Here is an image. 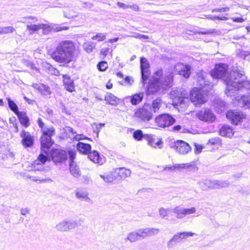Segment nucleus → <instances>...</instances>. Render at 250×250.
<instances>
[{"mask_svg": "<svg viewBox=\"0 0 250 250\" xmlns=\"http://www.w3.org/2000/svg\"><path fill=\"white\" fill-rule=\"evenodd\" d=\"M228 66L224 63L216 64L210 72L214 79H222L226 85L225 93L228 96H232L237 92H244L250 90V81L246 80L247 77L243 71H228Z\"/></svg>", "mask_w": 250, "mask_h": 250, "instance_id": "1", "label": "nucleus"}, {"mask_svg": "<svg viewBox=\"0 0 250 250\" xmlns=\"http://www.w3.org/2000/svg\"><path fill=\"white\" fill-rule=\"evenodd\" d=\"M78 51L75 43L70 40L60 42L51 54V57L59 63L68 64L76 61Z\"/></svg>", "mask_w": 250, "mask_h": 250, "instance_id": "2", "label": "nucleus"}, {"mask_svg": "<svg viewBox=\"0 0 250 250\" xmlns=\"http://www.w3.org/2000/svg\"><path fill=\"white\" fill-rule=\"evenodd\" d=\"M173 75L171 71L168 70L163 73L162 69L157 70L152 79L148 82L147 88V94H154L161 90H164L172 86Z\"/></svg>", "mask_w": 250, "mask_h": 250, "instance_id": "3", "label": "nucleus"}, {"mask_svg": "<svg viewBox=\"0 0 250 250\" xmlns=\"http://www.w3.org/2000/svg\"><path fill=\"white\" fill-rule=\"evenodd\" d=\"M197 83L200 87H194L190 93V99L192 103L195 105H200L205 103L206 101V97L203 93L205 88L207 85L209 86V88H211V86L209 85V82L206 80L207 73L203 71H201L197 73Z\"/></svg>", "mask_w": 250, "mask_h": 250, "instance_id": "4", "label": "nucleus"}, {"mask_svg": "<svg viewBox=\"0 0 250 250\" xmlns=\"http://www.w3.org/2000/svg\"><path fill=\"white\" fill-rule=\"evenodd\" d=\"M42 135L41 137V144L42 151L46 155L40 154L38 160L34 162V165L44 164L47 161L49 150L53 144L51 137L55 135V130L53 127H44L42 130Z\"/></svg>", "mask_w": 250, "mask_h": 250, "instance_id": "5", "label": "nucleus"}, {"mask_svg": "<svg viewBox=\"0 0 250 250\" xmlns=\"http://www.w3.org/2000/svg\"><path fill=\"white\" fill-rule=\"evenodd\" d=\"M159 232L158 229L145 228L131 231L127 234L125 241H129L131 243L136 242L141 239L151 236L157 234Z\"/></svg>", "mask_w": 250, "mask_h": 250, "instance_id": "6", "label": "nucleus"}, {"mask_svg": "<svg viewBox=\"0 0 250 250\" xmlns=\"http://www.w3.org/2000/svg\"><path fill=\"white\" fill-rule=\"evenodd\" d=\"M172 212L178 219H183L186 216L191 214H195L194 216L196 217L199 216V214L197 212L196 209L194 207L185 208L181 206H177L172 209Z\"/></svg>", "mask_w": 250, "mask_h": 250, "instance_id": "7", "label": "nucleus"}, {"mask_svg": "<svg viewBox=\"0 0 250 250\" xmlns=\"http://www.w3.org/2000/svg\"><path fill=\"white\" fill-rule=\"evenodd\" d=\"M155 122L160 127L165 128L172 125L175 122V119L169 114H163L155 118Z\"/></svg>", "mask_w": 250, "mask_h": 250, "instance_id": "8", "label": "nucleus"}, {"mask_svg": "<svg viewBox=\"0 0 250 250\" xmlns=\"http://www.w3.org/2000/svg\"><path fill=\"white\" fill-rule=\"evenodd\" d=\"M78 226V223L76 220L65 219L57 224L55 229L59 231L66 232L74 229Z\"/></svg>", "mask_w": 250, "mask_h": 250, "instance_id": "9", "label": "nucleus"}, {"mask_svg": "<svg viewBox=\"0 0 250 250\" xmlns=\"http://www.w3.org/2000/svg\"><path fill=\"white\" fill-rule=\"evenodd\" d=\"M170 98L173 100L175 104H182L185 100H188V97H186V94L184 91L177 88H173L171 91Z\"/></svg>", "mask_w": 250, "mask_h": 250, "instance_id": "10", "label": "nucleus"}, {"mask_svg": "<svg viewBox=\"0 0 250 250\" xmlns=\"http://www.w3.org/2000/svg\"><path fill=\"white\" fill-rule=\"evenodd\" d=\"M171 147L180 154L185 155L191 150L189 144L182 140H177L171 144Z\"/></svg>", "mask_w": 250, "mask_h": 250, "instance_id": "11", "label": "nucleus"}, {"mask_svg": "<svg viewBox=\"0 0 250 250\" xmlns=\"http://www.w3.org/2000/svg\"><path fill=\"white\" fill-rule=\"evenodd\" d=\"M23 21L21 20L19 22L27 23V30L29 31L30 34H32L40 29V23L35 24L38 21L37 18L28 17L23 18Z\"/></svg>", "mask_w": 250, "mask_h": 250, "instance_id": "12", "label": "nucleus"}, {"mask_svg": "<svg viewBox=\"0 0 250 250\" xmlns=\"http://www.w3.org/2000/svg\"><path fill=\"white\" fill-rule=\"evenodd\" d=\"M226 117L231 124L237 125L245 118V115L239 111L230 110L226 113Z\"/></svg>", "mask_w": 250, "mask_h": 250, "instance_id": "13", "label": "nucleus"}, {"mask_svg": "<svg viewBox=\"0 0 250 250\" xmlns=\"http://www.w3.org/2000/svg\"><path fill=\"white\" fill-rule=\"evenodd\" d=\"M140 67L142 76V83L143 85L146 83L148 79L149 73V64L147 59L145 58H141L140 59Z\"/></svg>", "mask_w": 250, "mask_h": 250, "instance_id": "14", "label": "nucleus"}, {"mask_svg": "<svg viewBox=\"0 0 250 250\" xmlns=\"http://www.w3.org/2000/svg\"><path fill=\"white\" fill-rule=\"evenodd\" d=\"M134 116L143 122H147L152 118V114L146 106H144L135 112Z\"/></svg>", "mask_w": 250, "mask_h": 250, "instance_id": "15", "label": "nucleus"}, {"mask_svg": "<svg viewBox=\"0 0 250 250\" xmlns=\"http://www.w3.org/2000/svg\"><path fill=\"white\" fill-rule=\"evenodd\" d=\"M52 159L54 162L62 163L67 158V153L63 150L55 149H53L51 153Z\"/></svg>", "mask_w": 250, "mask_h": 250, "instance_id": "16", "label": "nucleus"}, {"mask_svg": "<svg viewBox=\"0 0 250 250\" xmlns=\"http://www.w3.org/2000/svg\"><path fill=\"white\" fill-rule=\"evenodd\" d=\"M198 118L203 121L212 122L215 120V116L208 109H204L197 113Z\"/></svg>", "mask_w": 250, "mask_h": 250, "instance_id": "17", "label": "nucleus"}, {"mask_svg": "<svg viewBox=\"0 0 250 250\" xmlns=\"http://www.w3.org/2000/svg\"><path fill=\"white\" fill-rule=\"evenodd\" d=\"M144 97V92H140L132 96L125 97L123 99V102L125 104L126 103H131L132 105H137L142 101Z\"/></svg>", "mask_w": 250, "mask_h": 250, "instance_id": "18", "label": "nucleus"}, {"mask_svg": "<svg viewBox=\"0 0 250 250\" xmlns=\"http://www.w3.org/2000/svg\"><path fill=\"white\" fill-rule=\"evenodd\" d=\"M20 136L22 138L21 144L24 147H29L33 145L34 138L29 132L22 130L20 133Z\"/></svg>", "mask_w": 250, "mask_h": 250, "instance_id": "19", "label": "nucleus"}, {"mask_svg": "<svg viewBox=\"0 0 250 250\" xmlns=\"http://www.w3.org/2000/svg\"><path fill=\"white\" fill-rule=\"evenodd\" d=\"M174 70L175 72L186 78H188L190 74V67L181 63H177L175 66Z\"/></svg>", "mask_w": 250, "mask_h": 250, "instance_id": "20", "label": "nucleus"}, {"mask_svg": "<svg viewBox=\"0 0 250 250\" xmlns=\"http://www.w3.org/2000/svg\"><path fill=\"white\" fill-rule=\"evenodd\" d=\"M237 101V105L245 108H250V93L244 95L240 98L239 96L236 97Z\"/></svg>", "mask_w": 250, "mask_h": 250, "instance_id": "21", "label": "nucleus"}, {"mask_svg": "<svg viewBox=\"0 0 250 250\" xmlns=\"http://www.w3.org/2000/svg\"><path fill=\"white\" fill-rule=\"evenodd\" d=\"M63 82L64 87L67 91L70 92L75 91V86L74 81L71 79L70 77L68 75H63Z\"/></svg>", "mask_w": 250, "mask_h": 250, "instance_id": "22", "label": "nucleus"}, {"mask_svg": "<svg viewBox=\"0 0 250 250\" xmlns=\"http://www.w3.org/2000/svg\"><path fill=\"white\" fill-rule=\"evenodd\" d=\"M117 179H125L130 176L131 171L125 167H120L114 169Z\"/></svg>", "mask_w": 250, "mask_h": 250, "instance_id": "23", "label": "nucleus"}, {"mask_svg": "<svg viewBox=\"0 0 250 250\" xmlns=\"http://www.w3.org/2000/svg\"><path fill=\"white\" fill-rule=\"evenodd\" d=\"M32 86L43 95L48 96L51 93L50 87L44 84L33 83Z\"/></svg>", "mask_w": 250, "mask_h": 250, "instance_id": "24", "label": "nucleus"}, {"mask_svg": "<svg viewBox=\"0 0 250 250\" xmlns=\"http://www.w3.org/2000/svg\"><path fill=\"white\" fill-rule=\"evenodd\" d=\"M220 135L222 136L231 137L234 134L233 128L228 125L223 126L219 130Z\"/></svg>", "mask_w": 250, "mask_h": 250, "instance_id": "25", "label": "nucleus"}, {"mask_svg": "<svg viewBox=\"0 0 250 250\" xmlns=\"http://www.w3.org/2000/svg\"><path fill=\"white\" fill-rule=\"evenodd\" d=\"M75 195L77 198L83 200L85 201L90 202L91 199L88 196V193L87 191L83 189H77L75 191Z\"/></svg>", "mask_w": 250, "mask_h": 250, "instance_id": "26", "label": "nucleus"}, {"mask_svg": "<svg viewBox=\"0 0 250 250\" xmlns=\"http://www.w3.org/2000/svg\"><path fill=\"white\" fill-rule=\"evenodd\" d=\"M100 176L106 183H112L117 179L114 170L108 173L100 175Z\"/></svg>", "mask_w": 250, "mask_h": 250, "instance_id": "27", "label": "nucleus"}, {"mask_svg": "<svg viewBox=\"0 0 250 250\" xmlns=\"http://www.w3.org/2000/svg\"><path fill=\"white\" fill-rule=\"evenodd\" d=\"M69 170L71 175L75 178H79L81 175V172L79 167L74 162L69 164Z\"/></svg>", "mask_w": 250, "mask_h": 250, "instance_id": "28", "label": "nucleus"}, {"mask_svg": "<svg viewBox=\"0 0 250 250\" xmlns=\"http://www.w3.org/2000/svg\"><path fill=\"white\" fill-rule=\"evenodd\" d=\"M77 149L83 154H88L90 152L91 147L89 144L79 142L77 144Z\"/></svg>", "mask_w": 250, "mask_h": 250, "instance_id": "29", "label": "nucleus"}, {"mask_svg": "<svg viewBox=\"0 0 250 250\" xmlns=\"http://www.w3.org/2000/svg\"><path fill=\"white\" fill-rule=\"evenodd\" d=\"M16 115H17L21 124L24 127H27L29 125V118L26 116L25 112L20 111Z\"/></svg>", "mask_w": 250, "mask_h": 250, "instance_id": "30", "label": "nucleus"}, {"mask_svg": "<svg viewBox=\"0 0 250 250\" xmlns=\"http://www.w3.org/2000/svg\"><path fill=\"white\" fill-rule=\"evenodd\" d=\"M104 100L108 104L112 105H116L119 102V99L110 93L106 94Z\"/></svg>", "mask_w": 250, "mask_h": 250, "instance_id": "31", "label": "nucleus"}, {"mask_svg": "<svg viewBox=\"0 0 250 250\" xmlns=\"http://www.w3.org/2000/svg\"><path fill=\"white\" fill-rule=\"evenodd\" d=\"M229 184L230 183L228 180H213L214 189L228 187L229 186Z\"/></svg>", "mask_w": 250, "mask_h": 250, "instance_id": "32", "label": "nucleus"}, {"mask_svg": "<svg viewBox=\"0 0 250 250\" xmlns=\"http://www.w3.org/2000/svg\"><path fill=\"white\" fill-rule=\"evenodd\" d=\"M225 103L221 99H218L214 104V106L218 112H221L225 109Z\"/></svg>", "mask_w": 250, "mask_h": 250, "instance_id": "33", "label": "nucleus"}, {"mask_svg": "<svg viewBox=\"0 0 250 250\" xmlns=\"http://www.w3.org/2000/svg\"><path fill=\"white\" fill-rule=\"evenodd\" d=\"M180 242L179 237L177 233H176L173 237L167 242V246L168 249H172L177 243Z\"/></svg>", "mask_w": 250, "mask_h": 250, "instance_id": "34", "label": "nucleus"}, {"mask_svg": "<svg viewBox=\"0 0 250 250\" xmlns=\"http://www.w3.org/2000/svg\"><path fill=\"white\" fill-rule=\"evenodd\" d=\"M198 184L203 190H206L207 188L214 189L213 180H205L203 182L198 183Z\"/></svg>", "mask_w": 250, "mask_h": 250, "instance_id": "35", "label": "nucleus"}, {"mask_svg": "<svg viewBox=\"0 0 250 250\" xmlns=\"http://www.w3.org/2000/svg\"><path fill=\"white\" fill-rule=\"evenodd\" d=\"M89 153L88 157L90 160L95 163L102 164L99 154L97 151H93L91 152H89Z\"/></svg>", "mask_w": 250, "mask_h": 250, "instance_id": "36", "label": "nucleus"}, {"mask_svg": "<svg viewBox=\"0 0 250 250\" xmlns=\"http://www.w3.org/2000/svg\"><path fill=\"white\" fill-rule=\"evenodd\" d=\"M28 177L31 178L32 181L38 183H51L52 182V180L49 177L44 179H42L38 176H29Z\"/></svg>", "mask_w": 250, "mask_h": 250, "instance_id": "37", "label": "nucleus"}, {"mask_svg": "<svg viewBox=\"0 0 250 250\" xmlns=\"http://www.w3.org/2000/svg\"><path fill=\"white\" fill-rule=\"evenodd\" d=\"M96 43L94 42H87L85 43H84L83 45V47L84 50L87 52V53H90L91 52L93 49L95 47Z\"/></svg>", "mask_w": 250, "mask_h": 250, "instance_id": "38", "label": "nucleus"}, {"mask_svg": "<svg viewBox=\"0 0 250 250\" xmlns=\"http://www.w3.org/2000/svg\"><path fill=\"white\" fill-rule=\"evenodd\" d=\"M171 211V209L170 208H161L159 209V214L162 218H166L167 220V219L166 218V217L168 216Z\"/></svg>", "mask_w": 250, "mask_h": 250, "instance_id": "39", "label": "nucleus"}, {"mask_svg": "<svg viewBox=\"0 0 250 250\" xmlns=\"http://www.w3.org/2000/svg\"><path fill=\"white\" fill-rule=\"evenodd\" d=\"M64 132L67 137L69 138L71 140L74 139L76 132H75L71 127L66 126L64 128Z\"/></svg>", "mask_w": 250, "mask_h": 250, "instance_id": "40", "label": "nucleus"}, {"mask_svg": "<svg viewBox=\"0 0 250 250\" xmlns=\"http://www.w3.org/2000/svg\"><path fill=\"white\" fill-rule=\"evenodd\" d=\"M8 104L10 109L13 111L16 114H17L20 111H19L18 105L15 102L11 100L10 98H7Z\"/></svg>", "mask_w": 250, "mask_h": 250, "instance_id": "41", "label": "nucleus"}, {"mask_svg": "<svg viewBox=\"0 0 250 250\" xmlns=\"http://www.w3.org/2000/svg\"><path fill=\"white\" fill-rule=\"evenodd\" d=\"M179 170L182 169L190 170L195 168V165L194 162L179 164Z\"/></svg>", "mask_w": 250, "mask_h": 250, "instance_id": "42", "label": "nucleus"}, {"mask_svg": "<svg viewBox=\"0 0 250 250\" xmlns=\"http://www.w3.org/2000/svg\"><path fill=\"white\" fill-rule=\"evenodd\" d=\"M179 237V239L180 240V242L182 240L185 239L186 237L188 236H192L195 233L191 232H178L176 233Z\"/></svg>", "mask_w": 250, "mask_h": 250, "instance_id": "43", "label": "nucleus"}, {"mask_svg": "<svg viewBox=\"0 0 250 250\" xmlns=\"http://www.w3.org/2000/svg\"><path fill=\"white\" fill-rule=\"evenodd\" d=\"M161 100L159 98H157L153 101L152 105L153 109L155 112L159 110L161 105Z\"/></svg>", "mask_w": 250, "mask_h": 250, "instance_id": "44", "label": "nucleus"}, {"mask_svg": "<svg viewBox=\"0 0 250 250\" xmlns=\"http://www.w3.org/2000/svg\"><path fill=\"white\" fill-rule=\"evenodd\" d=\"M2 27V34H7L12 33L16 31L14 27L12 26H1Z\"/></svg>", "mask_w": 250, "mask_h": 250, "instance_id": "45", "label": "nucleus"}, {"mask_svg": "<svg viewBox=\"0 0 250 250\" xmlns=\"http://www.w3.org/2000/svg\"><path fill=\"white\" fill-rule=\"evenodd\" d=\"M144 135L141 130H137L133 132V137L137 141H141L143 138Z\"/></svg>", "mask_w": 250, "mask_h": 250, "instance_id": "46", "label": "nucleus"}, {"mask_svg": "<svg viewBox=\"0 0 250 250\" xmlns=\"http://www.w3.org/2000/svg\"><path fill=\"white\" fill-rule=\"evenodd\" d=\"M176 170H179V164H176L173 166H167L164 167L163 170L167 171H174Z\"/></svg>", "mask_w": 250, "mask_h": 250, "instance_id": "47", "label": "nucleus"}, {"mask_svg": "<svg viewBox=\"0 0 250 250\" xmlns=\"http://www.w3.org/2000/svg\"><path fill=\"white\" fill-rule=\"evenodd\" d=\"M105 39V35L103 33H99L95 36L92 37L93 40H97L98 42H101L104 40Z\"/></svg>", "mask_w": 250, "mask_h": 250, "instance_id": "48", "label": "nucleus"}, {"mask_svg": "<svg viewBox=\"0 0 250 250\" xmlns=\"http://www.w3.org/2000/svg\"><path fill=\"white\" fill-rule=\"evenodd\" d=\"M98 69L101 71H105L108 67L107 63L105 61H102L97 65Z\"/></svg>", "mask_w": 250, "mask_h": 250, "instance_id": "49", "label": "nucleus"}, {"mask_svg": "<svg viewBox=\"0 0 250 250\" xmlns=\"http://www.w3.org/2000/svg\"><path fill=\"white\" fill-rule=\"evenodd\" d=\"M42 29L44 32H48L52 30L53 25L46 24H40V29Z\"/></svg>", "mask_w": 250, "mask_h": 250, "instance_id": "50", "label": "nucleus"}, {"mask_svg": "<svg viewBox=\"0 0 250 250\" xmlns=\"http://www.w3.org/2000/svg\"><path fill=\"white\" fill-rule=\"evenodd\" d=\"M240 55L244 60L250 61V51H241Z\"/></svg>", "mask_w": 250, "mask_h": 250, "instance_id": "51", "label": "nucleus"}, {"mask_svg": "<svg viewBox=\"0 0 250 250\" xmlns=\"http://www.w3.org/2000/svg\"><path fill=\"white\" fill-rule=\"evenodd\" d=\"M208 18H209L212 20H213V21H216V20L225 21L228 19L225 16L219 17V16H214V15H209V16H208Z\"/></svg>", "mask_w": 250, "mask_h": 250, "instance_id": "52", "label": "nucleus"}, {"mask_svg": "<svg viewBox=\"0 0 250 250\" xmlns=\"http://www.w3.org/2000/svg\"><path fill=\"white\" fill-rule=\"evenodd\" d=\"M68 154L70 160L71 161V162H73V160L75 159L76 156V152L75 151L73 150H69L68 152Z\"/></svg>", "mask_w": 250, "mask_h": 250, "instance_id": "53", "label": "nucleus"}, {"mask_svg": "<svg viewBox=\"0 0 250 250\" xmlns=\"http://www.w3.org/2000/svg\"><path fill=\"white\" fill-rule=\"evenodd\" d=\"M132 37H133L137 39H148L149 37L147 35H142L139 33H135Z\"/></svg>", "mask_w": 250, "mask_h": 250, "instance_id": "54", "label": "nucleus"}, {"mask_svg": "<svg viewBox=\"0 0 250 250\" xmlns=\"http://www.w3.org/2000/svg\"><path fill=\"white\" fill-rule=\"evenodd\" d=\"M67 27H61V26L54 25V26H53L52 30H53L54 31H55V32H59V31H60L62 30H67Z\"/></svg>", "mask_w": 250, "mask_h": 250, "instance_id": "55", "label": "nucleus"}, {"mask_svg": "<svg viewBox=\"0 0 250 250\" xmlns=\"http://www.w3.org/2000/svg\"><path fill=\"white\" fill-rule=\"evenodd\" d=\"M194 146H195V153H199L202 151V149H203V146L201 145L195 143Z\"/></svg>", "mask_w": 250, "mask_h": 250, "instance_id": "56", "label": "nucleus"}, {"mask_svg": "<svg viewBox=\"0 0 250 250\" xmlns=\"http://www.w3.org/2000/svg\"><path fill=\"white\" fill-rule=\"evenodd\" d=\"M64 16L68 19L70 18H73L75 17H76V15L74 14V13L73 11H71L69 13H67V11L64 12Z\"/></svg>", "mask_w": 250, "mask_h": 250, "instance_id": "57", "label": "nucleus"}, {"mask_svg": "<svg viewBox=\"0 0 250 250\" xmlns=\"http://www.w3.org/2000/svg\"><path fill=\"white\" fill-rule=\"evenodd\" d=\"M219 141V139L218 138H211L208 141V144H210L211 145L216 144Z\"/></svg>", "mask_w": 250, "mask_h": 250, "instance_id": "58", "label": "nucleus"}, {"mask_svg": "<svg viewBox=\"0 0 250 250\" xmlns=\"http://www.w3.org/2000/svg\"><path fill=\"white\" fill-rule=\"evenodd\" d=\"M83 183L84 184H87L90 182H91V180L90 178L89 177V176H88L87 175L83 176Z\"/></svg>", "mask_w": 250, "mask_h": 250, "instance_id": "59", "label": "nucleus"}, {"mask_svg": "<svg viewBox=\"0 0 250 250\" xmlns=\"http://www.w3.org/2000/svg\"><path fill=\"white\" fill-rule=\"evenodd\" d=\"M117 6L120 7L122 8L123 9H127L128 8L129 5L125 4L124 3L121 2H118L117 3Z\"/></svg>", "mask_w": 250, "mask_h": 250, "instance_id": "60", "label": "nucleus"}, {"mask_svg": "<svg viewBox=\"0 0 250 250\" xmlns=\"http://www.w3.org/2000/svg\"><path fill=\"white\" fill-rule=\"evenodd\" d=\"M231 20L235 22H239L241 23L243 22L244 21V19H243L242 18H231Z\"/></svg>", "mask_w": 250, "mask_h": 250, "instance_id": "61", "label": "nucleus"}, {"mask_svg": "<svg viewBox=\"0 0 250 250\" xmlns=\"http://www.w3.org/2000/svg\"><path fill=\"white\" fill-rule=\"evenodd\" d=\"M21 214L22 215H26L29 212V209L27 208H22L21 209Z\"/></svg>", "mask_w": 250, "mask_h": 250, "instance_id": "62", "label": "nucleus"}, {"mask_svg": "<svg viewBox=\"0 0 250 250\" xmlns=\"http://www.w3.org/2000/svg\"><path fill=\"white\" fill-rule=\"evenodd\" d=\"M84 139H85V137L83 134H77L76 133L74 140L76 141H80Z\"/></svg>", "mask_w": 250, "mask_h": 250, "instance_id": "63", "label": "nucleus"}, {"mask_svg": "<svg viewBox=\"0 0 250 250\" xmlns=\"http://www.w3.org/2000/svg\"><path fill=\"white\" fill-rule=\"evenodd\" d=\"M128 8H131L135 11H139L140 10L139 7L137 4L129 5Z\"/></svg>", "mask_w": 250, "mask_h": 250, "instance_id": "64", "label": "nucleus"}]
</instances>
